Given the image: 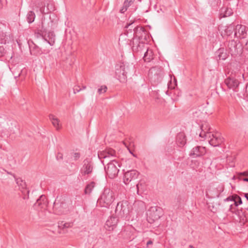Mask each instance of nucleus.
<instances>
[{
	"label": "nucleus",
	"mask_w": 248,
	"mask_h": 248,
	"mask_svg": "<svg viewBox=\"0 0 248 248\" xmlns=\"http://www.w3.org/2000/svg\"><path fill=\"white\" fill-rule=\"evenodd\" d=\"M115 213L119 218H123L129 213V209L127 201L119 202L115 208Z\"/></svg>",
	"instance_id": "obj_8"
},
{
	"label": "nucleus",
	"mask_w": 248,
	"mask_h": 248,
	"mask_svg": "<svg viewBox=\"0 0 248 248\" xmlns=\"http://www.w3.org/2000/svg\"><path fill=\"white\" fill-rule=\"evenodd\" d=\"M228 49L229 53L233 55H237L241 53L242 48L241 45L237 43V42L234 40L229 41L228 44Z\"/></svg>",
	"instance_id": "obj_12"
},
{
	"label": "nucleus",
	"mask_w": 248,
	"mask_h": 248,
	"mask_svg": "<svg viewBox=\"0 0 248 248\" xmlns=\"http://www.w3.org/2000/svg\"><path fill=\"white\" fill-rule=\"evenodd\" d=\"M22 73H23V70H22L21 71L20 73L18 75V76H18V77L20 76L21 75V74H22Z\"/></svg>",
	"instance_id": "obj_54"
},
{
	"label": "nucleus",
	"mask_w": 248,
	"mask_h": 248,
	"mask_svg": "<svg viewBox=\"0 0 248 248\" xmlns=\"http://www.w3.org/2000/svg\"><path fill=\"white\" fill-rule=\"evenodd\" d=\"M178 207H180L186 201V198L184 195H179L175 199Z\"/></svg>",
	"instance_id": "obj_28"
},
{
	"label": "nucleus",
	"mask_w": 248,
	"mask_h": 248,
	"mask_svg": "<svg viewBox=\"0 0 248 248\" xmlns=\"http://www.w3.org/2000/svg\"><path fill=\"white\" fill-rule=\"evenodd\" d=\"M201 132L200 133V137L201 138H210L211 137V132H209L210 130V127L208 124L205 123L201 126Z\"/></svg>",
	"instance_id": "obj_19"
},
{
	"label": "nucleus",
	"mask_w": 248,
	"mask_h": 248,
	"mask_svg": "<svg viewBox=\"0 0 248 248\" xmlns=\"http://www.w3.org/2000/svg\"><path fill=\"white\" fill-rule=\"evenodd\" d=\"M16 181L18 185H21V186L23 187L25 185V183L23 182L22 180L20 178H16Z\"/></svg>",
	"instance_id": "obj_42"
},
{
	"label": "nucleus",
	"mask_w": 248,
	"mask_h": 248,
	"mask_svg": "<svg viewBox=\"0 0 248 248\" xmlns=\"http://www.w3.org/2000/svg\"><path fill=\"white\" fill-rule=\"evenodd\" d=\"M206 153L205 148L201 146H197L192 148L189 154L190 156L197 157L202 156Z\"/></svg>",
	"instance_id": "obj_17"
},
{
	"label": "nucleus",
	"mask_w": 248,
	"mask_h": 248,
	"mask_svg": "<svg viewBox=\"0 0 248 248\" xmlns=\"http://www.w3.org/2000/svg\"><path fill=\"white\" fill-rule=\"evenodd\" d=\"M93 170V163L89 159L83 161V165L81 168L80 172L82 175L91 174Z\"/></svg>",
	"instance_id": "obj_15"
},
{
	"label": "nucleus",
	"mask_w": 248,
	"mask_h": 248,
	"mask_svg": "<svg viewBox=\"0 0 248 248\" xmlns=\"http://www.w3.org/2000/svg\"><path fill=\"white\" fill-rule=\"evenodd\" d=\"M7 173L9 174H11L12 175H13L15 178V175L14 174H12V173L10 172H7Z\"/></svg>",
	"instance_id": "obj_53"
},
{
	"label": "nucleus",
	"mask_w": 248,
	"mask_h": 248,
	"mask_svg": "<svg viewBox=\"0 0 248 248\" xmlns=\"http://www.w3.org/2000/svg\"><path fill=\"white\" fill-rule=\"evenodd\" d=\"M41 35L44 40L46 41L50 46H53L55 42V35L53 31H48L46 33L47 29L44 28V23H42Z\"/></svg>",
	"instance_id": "obj_10"
},
{
	"label": "nucleus",
	"mask_w": 248,
	"mask_h": 248,
	"mask_svg": "<svg viewBox=\"0 0 248 248\" xmlns=\"http://www.w3.org/2000/svg\"><path fill=\"white\" fill-rule=\"evenodd\" d=\"M134 70V66L132 63L127 62H119L115 66V74L121 82L126 81L127 74L132 73Z\"/></svg>",
	"instance_id": "obj_3"
},
{
	"label": "nucleus",
	"mask_w": 248,
	"mask_h": 248,
	"mask_svg": "<svg viewBox=\"0 0 248 248\" xmlns=\"http://www.w3.org/2000/svg\"><path fill=\"white\" fill-rule=\"evenodd\" d=\"M81 200L80 197H76L75 198V203L74 206L81 205Z\"/></svg>",
	"instance_id": "obj_41"
},
{
	"label": "nucleus",
	"mask_w": 248,
	"mask_h": 248,
	"mask_svg": "<svg viewBox=\"0 0 248 248\" xmlns=\"http://www.w3.org/2000/svg\"><path fill=\"white\" fill-rule=\"evenodd\" d=\"M81 90V88H80V86L78 85H76L73 88V92L75 94L79 92Z\"/></svg>",
	"instance_id": "obj_43"
},
{
	"label": "nucleus",
	"mask_w": 248,
	"mask_h": 248,
	"mask_svg": "<svg viewBox=\"0 0 248 248\" xmlns=\"http://www.w3.org/2000/svg\"><path fill=\"white\" fill-rule=\"evenodd\" d=\"M163 77V72L159 67H153L149 71L148 77L151 82L154 86L157 85L161 82Z\"/></svg>",
	"instance_id": "obj_5"
},
{
	"label": "nucleus",
	"mask_w": 248,
	"mask_h": 248,
	"mask_svg": "<svg viewBox=\"0 0 248 248\" xmlns=\"http://www.w3.org/2000/svg\"><path fill=\"white\" fill-rule=\"evenodd\" d=\"M239 175L248 176V171H245L243 172H240L239 173Z\"/></svg>",
	"instance_id": "obj_48"
},
{
	"label": "nucleus",
	"mask_w": 248,
	"mask_h": 248,
	"mask_svg": "<svg viewBox=\"0 0 248 248\" xmlns=\"http://www.w3.org/2000/svg\"><path fill=\"white\" fill-rule=\"evenodd\" d=\"M243 181L248 182V178H244L242 179Z\"/></svg>",
	"instance_id": "obj_51"
},
{
	"label": "nucleus",
	"mask_w": 248,
	"mask_h": 248,
	"mask_svg": "<svg viewBox=\"0 0 248 248\" xmlns=\"http://www.w3.org/2000/svg\"><path fill=\"white\" fill-rule=\"evenodd\" d=\"M5 135H6V136H8V133H7V134H5Z\"/></svg>",
	"instance_id": "obj_61"
},
{
	"label": "nucleus",
	"mask_w": 248,
	"mask_h": 248,
	"mask_svg": "<svg viewBox=\"0 0 248 248\" xmlns=\"http://www.w3.org/2000/svg\"><path fill=\"white\" fill-rule=\"evenodd\" d=\"M145 44L144 43L140 42L139 44H138V45H137V46H133V51L134 52H138L141 51L143 50L144 48H145Z\"/></svg>",
	"instance_id": "obj_32"
},
{
	"label": "nucleus",
	"mask_w": 248,
	"mask_h": 248,
	"mask_svg": "<svg viewBox=\"0 0 248 248\" xmlns=\"http://www.w3.org/2000/svg\"><path fill=\"white\" fill-rule=\"evenodd\" d=\"M49 118L51 121V123L53 126L56 128L57 130L60 129L59 127V120L53 114H50L49 115Z\"/></svg>",
	"instance_id": "obj_31"
},
{
	"label": "nucleus",
	"mask_w": 248,
	"mask_h": 248,
	"mask_svg": "<svg viewBox=\"0 0 248 248\" xmlns=\"http://www.w3.org/2000/svg\"><path fill=\"white\" fill-rule=\"evenodd\" d=\"M114 200V192L108 187H105L98 199L97 203L101 207L108 208Z\"/></svg>",
	"instance_id": "obj_4"
},
{
	"label": "nucleus",
	"mask_w": 248,
	"mask_h": 248,
	"mask_svg": "<svg viewBox=\"0 0 248 248\" xmlns=\"http://www.w3.org/2000/svg\"><path fill=\"white\" fill-rule=\"evenodd\" d=\"M53 210L54 213L57 215L64 214L68 211L67 205L64 201L58 200L57 198L54 202Z\"/></svg>",
	"instance_id": "obj_9"
},
{
	"label": "nucleus",
	"mask_w": 248,
	"mask_h": 248,
	"mask_svg": "<svg viewBox=\"0 0 248 248\" xmlns=\"http://www.w3.org/2000/svg\"><path fill=\"white\" fill-rule=\"evenodd\" d=\"M237 199H238V202L234 200V199L233 197L230 196V197H228V198H226L225 199H224V201L225 202H229V201H230V202H233L232 203L230 204L229 205V210L232 211V206H233V205H234V206H237L238 205V204H241L242 203V200H241V198L239 196H237Z\"/></svg>",
	"instance_id": "obj_24"
},
{
	"label": "nucleus",
	"mask_w": 248,
	"mask_h": 248,
	"mask_svg": "<svg viewBox=\"0 0 248 248\" xmlns=\"http://www.w3.org/2000/svg\"><path fill=\"white\" fill-rule=\"evenodd\" d=\"M134 23V21L131 20L127 22L124 27L126 29L124 34L127 36V40L129 41L128 44L131 46L132 49L133 46H137L140 42L139 33L144 32L143 28L133 26Z\"/></svg>",
	"instance_id": "obj_2"
},
{
	"label": "nucleus",
	"mask_w": 248,
	"mask_h": 248,
	"mask_svg": "<svg viewBox=\"0 0 248 248\" xmlns=\"http://www.w3.org/2000/svg\"><path fill=\"white\" fill-rule=\"evenodd\" d=\"M153 241L151 240H149L147 243H146V245H147V248H148V246L150 245H152L153 244Z\"/></svg>",
	"instance_id": "obj_50"
},
{
	"label": "nucleus",
	"mask_w": 248,
	"mask_h": 248,
	"mask_svg": "<svg viewBox=\"0 0 248 248\" xmlns=\"http://www.w3.org/2000/svg\"><path fill=\"white\" fill-rule=\"evenodd\" d=\"M142 186H143V184L140 182H139L136 184L137 192L138 194L140 191V188L141 189Z\"/></svg>",
	"instance_id": "obj_44"
},
{
	"label": "nucleus",
	"mask_w": 248,
	"mask_h": 248,
	"mask_svg": "<svg viewBox=\"0 0 248 248\" xmlns=\"http://www.w3.org/2000/svg\"><path fill=\"white\" fill-rule=\"evenodd\" d=\"M28 197H29V196H28V195L27 196V197H26V196H24V197H23V198L24 199H25L26 198H28Z\"/></svg>",
	"instance_id": "obj_58"
},
{
	"label": "nucleus",
	"mask_w": 248,
	"mask_h": 248,
	"mask_svg": "<svg viewBox=\"0 0 248 248\" xmlns=\"http://www.w3.org/2000/svg\"><path fill=\"white\" fill-rule=\"evenodd\" d=\"M80 155L79 153H75L74 154V157L75 160H77L80 157Z\"/></svg>",
	"instance_id": "obj_47"
},
{
	"label": "nucleus",
	"mask_w": 248,
	"mask_h": 248,
	"mask_svg": "<svg viewBox=\"0 0 248 248\" xmlns=\"http://www.w3.org/2000/svg\"><path fill=\"white\" fill-rule=\"evenodd\" d=\"M139 172L135 170H128L124 173V182L125 185L135 180L138 177Z\"/></svg>",
	"instance_id": "obj_13"
},
{
	"label": "nucleus",
	"mask_w": 248,
	"mask_h": 248,
	"mask_svg": "<svg viewBox=\"0 0 248 248\" xmlns=\"http://www.w3.org/2000/svg\"><path fill=\"white\" fill-rule=\"evenodd\" d=\"M232 14V12L231 9H228L226 7H223L221 9L220 15H222L223 17L229 16L231 15Z\"/></svg>",
	"instance_id": "obj_33"
},
{
	"label": "nucleus",
	"mask_w": 248,
	"mask_h": 248,
	"mask_svg": "<svg viewBox=\"0 0 248 248\" xmlns=\"http://www.w3.org/2000/svg\"><path fill=\"white\" fill-rule=\"evenodd\" d=\"M210 139L209 140L210 144L214 147L219 146L224 141L219 133L211 134Z\"/></svg>",
	"instance_id": "obj_16"
},
{
	"label": "nucleus",
	"mask_w": 248,
	"mask_h": 248,
	"mask_svg": "<svg viewBox=\"0 0 248 248\" xmlns=\"http://www.w3.org/2000/svg\"><path fill=\"white\" fill-rule=\"evenodd\" d=\"M216 55L217 58H218L219 60H224L228 57L227 51L224 48H219L216 51Z\"/></svg>",
	"instance_id": "obj_25"
},
{
	"label": "nucleus",
	"mask_w": 248,
	"mask_h": 248,
	"mask_svg": "<svg viewBox=\"0 0 248 248\" xmlns=\"http://www.w3.org/2000/svg\"><path fill=\"white\" fill-rule=\"evenodd\" d=\"M146 214L147 221L152 224L160 218L163 215V210L159 207L153 206L148 209Z\"/></svg>",
	"instance_id": "obj_6"
},
{
	"label": "nucleus",
	"mask_w": 248,
	"mask_h": 248,
	"mask_svg": "<svg viewBox=\"0 0 248 248\" xmlns=\"http://www.w3.org/2000/svg\"><path fill=\"white\" fill-rule=\"evenodd\" d=\"M143 59L144 61L149 62L153 59V51L151 49H148L146 48V51L144 53Z\"/></svg>",
	"instance_id": "obj_29"
},
{
	"label": "nucleus",
	"mask_w": 248,
	"mask_h": 248,
	"mask_svg": "<svg viewBox=\"0 0 248 248\" xmlns=\"http://www.w3.org/2000/svg\"><path fill=\"white\" fill-rule=\"evenodd\" d=\"M118 217L111 216L106 221L105 227L108 231H112L116 227L119 219Z\"/></svg>",
	"instance_id": "obj_18"
},
{
	"label": "nucleus",
	"mask_w": 248,
	"mask_h": 248,
	"mask_svg": "<svg viewBox=\"0 0 248 248\" xmlns=\"http://www.w3.org/2000/svg\"><path fill=\"white\" fill-rule=\"evenodd\" d=\"M2 8L1 0H0V9Z\"/></svg>",
	"instance_id": "obj_57"
},
{
	"label": "nucleus",
	"mask_w": 248,
	"mask_h": 248,
	"mask_svg": "<svg viewBox=\"0 0 248 248\" xmlns=\"http://www.w3.org/2000/svg\"><path fill=\"white\" fill-rule=\"evenodd\" d=\"M25 191H26V192L28 194H29V190H26Z\"/></svg>",
	"instance_id": "obj_60"
},
{
	"label": "nucleus",
	"mask_w": 248,
	"mask_h": 248,
	"mask_svg": "<svg viewBox=\"0 0 248 248\" xmlns=\"http://www.w3.org/2000/svg\"><path fill=\"white\" fill-rule=\"evenodd\" d=\"M72 226V223L70 222H64L63 221H61L59 223L58 227L60 228H68L71 227Z\"/></svg>",
	"instance_id": "obj_35"
},
{
	"label": "nucleus",
	"mask_w": 248,
	"mask_h": 248,
	"mask_svg": "<svg viewBox=\"0 0 248 248\" xmlns=\"http://www.w3.org/2000/svg\"><path fill=\"white\" fill-rule=\"evenodd\" d=\"M29 46L31 54L34 56H38L42 53L41 49L35 45L32 41L29 42Z\"/></svg>",
	"instance_id": "obj_20"
},
{
	"label": "nucleus",
	"mask_w": 248,
	"mask_h": 248,
	"mask_svg": "<svg viewBox=\"0 0 248 248\" xmlns=\"http://www.w3.org/2000/svg\"><path fill=\"white\" fill-rule=\"evenodd\" d=\"M242 215L243 217H242L240 215H239L240 217V221L243 222V224H244L248 219L247 216H248V208L246 209L243 213H242Z\"/></svg>",
	"instance_id": "obj_36"
},
{
	"label": "nucleus",
	"mask_w": 248,
	"mask_h": 248,
	"mask_svg": "<svg viewBox=\"0 0 248 248\" xmlns=\"http://www.w3.org/2000/svg\"><path fill=\"white\" fill-rule=\"evenodd\" d=\"M177 85L176 81H175V83L173 85H172V83L170 82V84H168V88L170 89H175V86Z\"/></svg>",
	"instance_id": "obj_45"
},
{
	"label": "nucleus",
	"mask_w": 248,
	"mask_h": 248,
	"mask_svg": "<svg viewBox=\"0 0 248 248\" xmlns=\"http://www.w3.org/2000/svg\"><path fill=\"white\" fill-rule=\"evenodd\" d=\"M213 208H214V207H213ZM211 211H212V212L215 213L216 212V209L214 210V209H211Z\"/></svg>",
	"instance_id": "obj_55"
},
{
	"label": "nucleus",
	"mask_w": 248,
	"mask_h": 248,
	"mask_svg": "<svg viewBox=\"0 0 248 248\" xmlns=\"http://www.w3.org/2000/svg\"><path fill=\"white\" fill-rule=\"evenodd\" d=\"M224 83L229 89H232L234 92H237L240 82L235 77L231 76L225 79Z\"/></svg>",
	"instance_id": "obj_11"
},
{
	"label": "nucleus",
	"mask_w": 248,
	"mask_h": 248,
	"mask_svg": "<svg viewBox=\"0 0 248 248\" xmlns=\"http://www.w3.org/2000/svg\"><path fill=\"white\" fill-rule=\"evenodd\" d=\"M244 98L248 101V83L246 84L245 90L243 93Z\"/></svg>",
	"instance_id": "obj_40"
},
{
	"label": "nucleus",
	"mask_w": 248,
	"mask_h": 248,
	"mask_svg": "<svg viewBox=\"0 0 248 248\" xmlns=\"http://www.w3.org/2000/svg\"><path fill=\"white\" fill-rule=\"evenodd\" d=\"M189 247L190 248H194V247L193 246H191V245L189 246Z\"/></svg>",
	"instance_id": "obj_59"
},
{
	"label": "nucleus",
	"mask_w": 248,
	"mask_h": 248,
	"mask_svg": "<svg viewBox=\"0 0 248 248\" xmlns=\"http://www.w3.org/2000/svg\"><path fill=\"white\" fill-rule=\"evenodd\" d=\"M50 23L52 24L53 23L52 21H50Z\"/></svg>",
	"instance_id": "obj_62"
},
{
	"label": "nucleus",
	"mask_w": 248,
	"mask_h": 248,
	"mask_svg": "<svg viewBox=\"0 0 248 248\" xmlns=\"http://www.w3.org/2000/svg\"><path fill=\"white\" fill-rule=\"evenodd\" d=\"M247 27L245 26L239 24L236 25L233 37L244 39L247 37Z\"/></svg>",
	"instance_id": "obj_14"
},
{
	"label": "nucleus",
	"mask_w": 248,
	"mask_h": 248,
	"mask_svg": "<svg viewBox=\"0 0 248 248\" xmlns=\"http://www.w3.org/2000/svg\"><path fill=\"white\" fill-rule=\"evenodd\" d=\"M5 53V50L4 47L0 46V57L2 56Z\"/></svg>",
	"instance_id": "obj_46"
},
{
	"label": "nucleus",
	"mask_w": 248,
	"mask_h": 248,
	"mask_svg": "<svg viewBox=\"0 0 248 248\" xmlns=\"http://www.w3.org/2000/svg\"><path fill=\"white\" fill-rule=\"evenodd\" d=\"M208 2L211 6L216 8L221 2V0H208Z\"/></svg>",
	"instance_id": "obj_37"
},
{
	"label": "nucleus",
	"mask_w": 248,
	"mask_h": 248,
	"mask_svg": "<svg viewBox=\"0 0 248 248\" xmlns=\"http://www.w3.org/2000/svg\"><path fill=\"white\" fill-rule=\"evenodd\" d=\"M7 37L5 33L2 31L0 32V44H5L7 41Z\"/></svg>",
	"instance_id": "obj_38"
},
{
	"label": "nucleus",
	"mask_w": 248,
	"mask_h": 248,
	"mask_svg": "<svg viewBox=\"0 0 248 248\" xmlns=\"http://www.w3.org/2000/svg\"><path fill=\"white\" fill-rule=\"evenodd\" d=\"M134 1L135 0H125L123 7L120 10V13H124Z\"/></svg>",
	"instance_id": "obj_30"
},
{
	"label": "nucleus",
	"mask_w": 248,
	"mask_h": 248,
	"mask_svg": "<svg viewBox=\"0 0 248 248\" xmlns=\"http://www.w3.org/2000/svg\"><path fill=\"white\" fill-rule=\"evenodd\" d=\"M86 88V86H82V88H81L82 90H84Z\"/></svg>",
	"instance_id": "obj_56"
},
{
	"label": "nucleus",
	"mask_w": 248,
	"mask_h": 248,
	"mask_svg": "<svg viewBox=\"0 0 248 248\" xmlns=\"http://www.w3.org/2000/svg\"><path fill=\"white\" fill-rule=\"evenodd\" d=\"M26 17L28 23H31L34 20L35 18V15L33 11H31L28 13Z\"/></svg>",
	"instance_id": "obj_34"
},
{
	"label": "nucleus",
	"mask_w": 248,
	"mask_h": 248,
	"mask_svg": "<svg viewBox=\"0 0 248 248\" xmlns=\"http://www.w3.org/2000/svg\"><path fill=\"white\" fill-rule=\"evenodd\" d=\"M56 158L57 160L62 159L63 158L62 154L60 153H58Z\"/></svg>",
	"instance_id": "obj_49"
},
{
	"label": "nucleus",
	"mask_w": 248,
	"mask_h": 248,
	"mask_svg": "<svg viewBox=\"0 0 248 248\" xmlns=\"http://www.w3.org/2000/svg\"><path fill=\"white\" fill-rule=\"evenodd\" d=\"M95 186L96 183L93 181L91 182L88 184L85 187L84 194L86 195H90Z\"/></svg>",
	"instance_id": "obj_27"
},
{
	"label": "nucleus",
	"mask_w": 248,
	"mask_h": 248,
	"mask_svg": "<svg viewBox=\"0 0 248 248\" xmlns=\"http://www.w3.org/2000/svg\"><path fill=\"white\" fill-rule=\"evenodd\" d=\"M98 158L105 166V170L108 176L110 179L115 178L118 174L120 165L117 160L113 159L116 156V152L111 148L106 149L98 152Z\"/></svg>",
	"instance_id": "obj_1"
},
{
	"label": "nucleus",
	"mask_w": 248,
	"mask_h": 248,
	"mask_svg": "<svg viewBox=\"0 0 248 248\" xmlns=\"http://www.w3.org/2000/svg\"><path fill=\"white\" fill-rule=\"evenodd\" d=\"M47 201L45 195H41L34 204L35 207H40V208H45L47 206Z\"/></svg>",
	"instance_id": "obj_22"
},
{
	"label": "nucleus",
	"mask_w": 248,
	"mask_h": 248,
	"mask_svg": "<svg viewBox=\"0 0 248 248\" xmlns=\"http://www.w3.org/2000/svg\"><path fill=\"white\" fill-rule=\"evenodd\" d=\"M235 27L236 25L233 24H230L229 26H227L224 31V35L232 38L235 31Z\"/></svg>",
	"instance_id": "obj_23"
},
{
	"label": "nucleus",
	"mask_w": 248,
	"mask_h": 248,
	"mask_svg": "<svg viewBox=\"0 0 248 248\" xmlns=\"http://www.w3.org/2000/svg\"><path fill=\"white\" fill-rule=\"evenodd\" d=\"M245 197L247 199V200L248 201V193H245Z\"/></svg>",
	"instance_id": "obj_52"
},
{
	"label": "nucleus",
	"mask_w": 248,
	"mask_h": 248,
	"mask_svg": "<svg viewBox=\"0 0 248 248\" xmlns=\"http://www.w3.org/2000/svg\"><path fill=\"white\" fill-rule=\"evenodd\" d=\"M107 90V87L105 85L101 86L100 88L98 89L97 92L99 94L106 92Z\"/></svg>",
	"instance_id": "obj_39"
},
{
	"label": "nucleus",
	"mask_w": 248,
	"mask_h": 248,
	"mask_svg": "<svg viewBox=\"0 0 248 248\" xmlns=\"http://www.w3.org/2000/svg\"><path fill=\"white\" fill-rule=\"evenodd\" d=\"M176 142L179 146L182 147L186 143V137L183 133H179L176 138Z\"/></svg>",
	"instance_id": "obj_26"
},
{
	"label": "nucleus",
	"mask_w": 248,
	"mask_h": 248,
	"mask_svg": "<svg viewBox=\"0 0 248 248\" xmlns=\"http://www.w3.org/2000/svg\"><path fill=\"white\" fill-rule=\"evenodd\" d=\"M131 230L130 227H126L121 232L120 235L124 239L132 240L134 238V235Z\"/></svg>",
	"instance_id": "obj_21"
},
{
	"label": "nucleus",
	"mask_w": 248,
	"mask_h": 248,
	"mask_svg": "<svg viewBox=\"0 0 248 248\" xmlns=\"http://www.w3.org/2000/svg\"><path fill=\"white\" fill-rule=\"evenodd\" d=\"M224 186L222 184H213L211 186L206 192V197L208 198H218L224 191Z\"/></svg>",
	"instance_id": "obj_7"
}]
</instances>
